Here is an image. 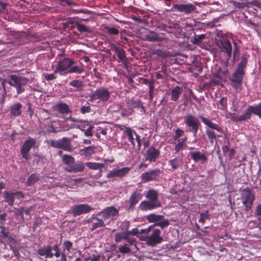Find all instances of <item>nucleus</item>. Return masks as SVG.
Masks as SVG:
<instances>
[{"label":"nucleus","mask_w":261,"mask_h":261,"mask_svg":"<svg viewBox=\"0 0 261 261\" xmlns=\"http://www.w3.org/2000/svg\"><path fill=\"white\" fill-rule=\"evenodd\" d=\"M75 61L70 58H65L59 61L55 70V73H59L61 75L75 73L81 74L84 71L82 66L75 65Z\"/></svg>","instance_id":"f257e3e1"},{"label":"nucleus","mask_w":261,"mask_h":261,"mask_svg":"<svg viewBox=\"0 0 261 261\" xmlns=\"http://www.w3.org/2000/svg\"><path fill=\"white\" fill-rule=\"evenodd\" d=\"M150 232H151V235L147 238L148 244L154 246L162 241L163 238L160 236L161 231L158 229L153 228V225H150L146 229H141L140 233L148 234Z\"/></svg>","instance_id":"f03ea898"},{"label":"nucleus","mask_w":261,"mask_h":261,"mask_svg":"<svg viewBox=\"0 0 261 261\" xmlns=\"http://www.w3.org/2000/svg\"><path fill=\"white\" fill-rule=\"evenodd\" d=\"M8 82L9 84L14 87L17 91L18 94L23 93L25 91L24 86L28 83L29 80L22 76L11 75Z\"/></svg>","instance_id":"7ed1b4c3"},{"label":"nucleus","mask_w":261,"mask_h":261,"mask_svg":"<svg viewBox=\"0 0 261 261\" xmlns=\"http://www.w3.org/2000/svg\"><path fill=\"white\" fill-rule=\"evenodd\" d=\"M243 74V67L241 65H239L231 79V85L236 90L240 91L241 89Z\"/></svg>","instance_id":"20e7f679"},{"label":"nucleus","mask_w":261,"mask_h":261,"mask_svg":"<svg viewBox=\"0 0 261 261\" xmlns=\"http://www.w3.org/2000/svg\"><path fill=\"white\" fill-rule=\"evenodd\" d=\"M184 118L186 125L189 127V131L195 137L200 124L199 121L196 117L191 114H188Z\"/></svg>","instance_id":"39448f33"},{"label":"nucleus","mask_w":261,"mask_h":261,"mask_svg":"<svg viewBox=\"0 0 261 261\" xmlns=\"http://www.w3.org/2000/svg\"><path fill=\"white\" fill-rule=\"evenodd\" d=\"M254 195L248 189H244L241 194V200L245 206L246 211H249L254 200Z\"/></svg>","instance_id":"423d86ee"},{"label":"nucleus","mask_w":261,"mask_h":261,"mask_svg":"<svg viewBox=\"0 0 261 261\" xmlns=\"http://www.w3.org/2000/svg\"><path fill=\"white\" fill-rule=\"evenodd\" d=\"M50 144L55 148L62 149L66 151L71 150L70 140L65 137L57 140H51Z\"/></svg>","instance_id":"0eeeda50"},{"label":"nucleus","mask_w":261,"mask_h":261,"mask_svg":"<svg viewBox=\"0 0 261 261\" xmlns=\"http://www.w3.org/2000/svg\"><path fill=\"white\" fill-rule=\"evenodd\" d=\"M90 97L91 101L97 99L102 101H107L110 97V93L107 89L101 88L92 93Z\"/></svg>","instance_id":"6e6552de"},{"label":"nucleus","mask_w":261,"mask_h":261,"mask_svg":"<svg viewBox=\"0 0 261 261\" xmlns=\"http://www.w3.org/2000/svg\"><path fill=\"white\" fill-rule=\"evenodd\" d=\"M124 133L126 135L129 141L134 146L135 145V140L137 141V146L139 150L141 146L140 137L136 134L135 130L129 127H126Z\"/></svg>","instance_id":"1a4fd4ad"},{"label":"nucleus","mask_w":261,"mask_h":261,"mask_svg":"<svg viewBox=\"0 0 261 261\" xmlns=\"http://www.w3.org/2000/svg\"><path fill=\"white\" fill-rule=\"evenodd\" d=\"M93 208L88 204H81L75 205L71 208V213L74 216H79L83 214L89 213Z\"/></svg>","instance_id":"9d476101"},{"label":"nucleus","mask_w":261,"mask_h":261,"mask_svg":"<svg viewBox=\"0 0 261 261\" xmlns=\"http://www.w3.org/2000/svg\"><path fill=\"white\" fill-rule=\"evenodd\" d=\"M130 171L129 167H123L121 169L115 168L110 171L107 175L108 178H113L115 177H122L127 174Z\"/></svg>","instance_id":"9b49d317"},{"label":"nucleus","mask_w":261,"mask_h":261,"mask_svg":"<svg viewBox=\"0 0 261 261\" xmlns=\"http://www.w3.org/2000/svg\"><path fill=\"white\" fill-rule=\"evenodd\" d=\"M118 214V210L114 207H109L99 213L98 215H101L104 220L113 219Z\"/></svg>","instance_id":"f8f14e48"},{"label":"nucleus","mask_w":261,"mask_h":261,"mask_svg":"<svg viewBox=\"0 0 261 261\" xmlns=\"http://www.w3.org/2000/svg\"><path fill=\"white\" fill-rule=\"evenodd\" d=\"M35 144V140L32 138L28 139L24 142L20 150L21 153L23 158L26 160L28 159V153L31 148L34 146Z\"/></svg>","instance_id":"ddd939ff"},{"label":"nucleus","mask_w":261,"mask_h":261,"mask_svg":"<svg viewBox=\"0 0 261 261\" xmlns=\"http://www.w3.org/2000/svg\"><path fill=\"white\" fill-rule=\"evenodd\" d=\"M160 206V202L159 201L146 200L140 203L139 207L141 210L147 211L154 209Z\"/></svg>","instance_id":"4468645a"},{"label":"nucleus","mask_w":261,"mask_h":261,"mask_svg":"<svg viewBox=\"0 0 261 261\" xmlns=\"http://www.w3.org/2000/svg\"><path fill=\"white\" fill-rule=\"evenodd\" d=\"M23 198V194L21 192L15 193L6 191L5 192V200L10 205H12L15 198L21 199Z\"/></svg>","instance_id":"2eb2a0df"},{"label":"nucleus","mask_w":261,"mask_h":261,"mask_svg":"<svg viewBox=\"0 0 261 261\" xmlns=\"http://www.w3.org/2000/svg\"><path fill=\"white\" fill-rule=\"evenodd\" d=\"M218 45L221 51L226 53L228 59H230L232 53V47L230 42L227 39H223L220 41V43Z\"/></svg>","instance_id":"dca6fc26"},{"label":"nucleus","mask_w":261,"mask_h":261,"mask_svg":"<svg viewBox=\"0 0 261 261\" xmlns=\"http://www.w3.org/2000/svg\"><path fill=\"white\" fill-rule=\"evenodd\" d=\"M174 8L178 11L185 13H191L195 9V6L192 4H176L174 5Z\"/></svg>","instance_id":"f3484780"},{"label":"nucleus","mask_w":261,"mask_h":261,"mask_svg":"<svg viewBox=\"0 0 261 261\" xmlns=\"http://www.w3.org/2000/svg\"><path fill=\"white\" fill-rule=\"evenodd\" d=\"M159 171V170L155 169L142 174L141 175L142 181L144 182H146L155 179Z\"/></svg>","instance_id":"a211bd4d"},{"label":"nucleus","mask_w":261,"mask_h":261,"mask_svg":"<svg viewBox=\"0 0 261 261\" xmlns=\"http://www.w3.org/2000/svg\"><path fill=\"white\" fill-rule=\"evenodd\" d=\"M159 155V151L154 147H150L146 152V160L150 162L155 161Z\"/></svg>","instance_id":"6ab92c4d"},{"label":"nucleus","mask_w":261,"mask_h":261,"mask_svg":"<svg viewBox=\"0 0 261 261\" xmlns=\"http://www.w3.org/2000/svg\"><path fill=\"white\" fill-rule=\"evenodd\" d=\"M22 105L19 102L14 103L10 107V115L12 117H16L20 116L22 112Z\"/></svg>","instance_id":"aec40b11"},{"label":"nucleus","mask_w":261,"mask_h":261,"mask_svg":"<svg viewBox=\"0 0 261 261\" xmlns=\"http://www.w3.org/2000/svg\"><path fill=\"white\" fill-rule=\"evenodd\" d=\"M88 223H91V229L93 230L98 227L104 226V222L102 220L98 218L92 217L87 220Z\"/></svg>","instance_id":"412c9836"},{"label":"nucleus","mask_w":261,"mask_h":261,"mask_svg":"<svg viewBox=\"0 0 261 261\" xmlns=\"http://www.w3.org/2000/svg\"><path fill=\"white\" fill-rule=\"evenodd\" d=\"M52 247L47 246L40 248L38 250V254L41 256H45L46 258H51L54 254L51 253Z\"/></svg>","instance_id":"4be33fe9"},{"label":"nucleus","mask_w":261,"mask_h":261,"mask_svg":"<svg viewBox=\"0 0 261 261\" xmlns=\"http://www.w3.org/2000/svg\"><path fill=\"white\" fill-rule=\"evenodd\" d=\"M141 198V195L140 193L137 192H133L129 199V202L130 203L129 208L133 209L134 207V206L139 202Z\"/></svg>","instance_id":"5701e85b"},{"label":"nucleus","mask_w":261,"mask_h":261,"mask_svg":"<svg viewBox=\"0 0 261 261\" xmlns=\"http://www.w3.org/2000/svg\"><path fill=\"white\" fill-rule=\"evenodd\" d=\"M85 168V165L84 163H80V162H77L72 166L66 168V170L70 172H82L84 170Z\"/></svg>","instance_id":"b1692460"},{"label":"nucleus","mask_w":261,"mask_h":261,"mask_svg":"<svg viewBox=\"0 0 261 261\" xmlns=\"http://www.w3.org/2000/svg\"><path fill=\"white\" fill-rule=\"evenodd\" d=\"M192 159L195 162H200L201 163L206 161V157L205 154L200 151L191 152Z\"/></svg>","instance_id":"393cba45"},{"label":"nucleus","mask_w":261,"mask_h":261,"mask_svg":"<svg viewBox=\"0 0 261 261\" xmlns=\"http://www.w3.org/2000/svg\"><path fill=\"white\" fill-rule=\"evenodd\" d=\"M199 118L201 119L202 122L210 128L216 129L218 132H220L221 130V128L218 124L213 123L210 120L203 117L202 116H199Z\"/></svg>","instance_id":"a878e982"},{"label":"nucleus","mask_w":261,"mask_h":261,"mask_svg":"<svg viewBox=\"0 0 261 261\" xmlns=\"http://www.w3.org/2000/svg\"><path fill=\"white\" fill-rule=\"evenodd\" d=\"M122 239L125 240L130 244H132L134 242L133 239H130L129 238H127V234L126 233V232L118 233L115 234V241L116 242H120Z\"/></svg>","instance_id":"bb28decb"},{"label":"nucleus","mask_w":261,"mask_h":261,"mask_svg":"<svg viewBox=\"0 0 261 261\" xmlns=\"http://www.w3.org/2000/svg\"><path fill=\"white\" fill-rule=\"evenodd\" d=\"M95 148L96 147L94 146L86 147L80 149V152L82 155L87 157L94 153Z\"/></svg>","instance_id":"cd10ccee"},{"label":"nucleus","mask_w":261,"mask_h":261,"mask_svg":"<svg viewBox=\"0 0 261 261\" xmlns=\"http://www.w3.org/2000/svg\"><path fill=\"white\" fill-rule=\"evenodd\" d=\"M54 109L63 114L67 113L69 111L68 105L64 103H60L56 105L54 107Z\"/></svg>","instance_id":"c85d7f7f"},{"label":"nucleus","mask_w":261,"mask_h":261,"mask_svg":"<svg viewBox=\"0 0 261 261\" xmlns=\"http://www.w3.org/2000/svg\"><path fill=\"white\" fill-rule=\"evenodd\" d=\"M163 217L162 215H157L154 214H151L147 216V220L150 223H154L153 225V227L154 226H156V223L162 220Z\"/></svg>","instance_id":"c756f323"},{"label":"nucleus","mask_w":261,"mask_h":261,"mask_svg":"<svg viewBox=\"0 0 261 261\" xmlns=\"http://www.w3.org/2000/svg\"><path fill=\"white\" fill-rule=\"evenodd\" d=\"M252 114L251 106H249L246 110L245 112L242 115H241L235 119L236 121H241L245 120L250 118L251 115Z\"/></svg>","instance_id":"7c9ffc66"},{"label":"nucleus","mask_w":261,"mask_h":261,"mask_svg":"<svg viewBox=\"0 0 261 261\" xmlns=\"http://www.w3.org/2000/svg\"><path fill=\"white\" fill-rule=\"evenodd\" d=\"M182 90L181 88L178 86H176L171 91V99L174 101L177 100Z\"/></svg>","instance_id":"2f4dec72"},{"label":"nucleus","mask_w":261,"mask_h":261,"mask_svg":"<svg viewBox=\"0 0 261 261\" xmlns=\"http://www.w3.org/2000/svg\"><path fill=\"white\" fill-rule=\"evenodd\" d=\"M85 165L92 170H101L104 167V164L100 163L87 162Z\"/></svg>","instance_id":"473e14b6"},{"label":"nucleus","mask_w":261,"mask_h":261,"mask_svg":"<svg viewBox=\"0 0 261 261\" xmlns=\"http://www.w3.org/2000/svg\"><path fill=\"white\" fill-rule=\"evenodd\" d=\"M75 26L77 30L81 33L83 32H91V30L87 27L85 25L81 24L79 21H76L74 22Z\"/></svg>","instance_id":"72a5a7b5"},{"label":"nucleus","mask_w":261,"mask_h":261,"mask_svg":"<svg viewBox=\"0 0 261 261\" xmlns=\"http://www.w3.org/2000/svg\"><path fill=\"white\" fill-rule=\"evenodd\" d=\"M146 198L148 200L150 201H159L158 200V193L153 190H149L146 194Z\"/></svg>","instance_id":"f704fd0d"},{"label":"nucleus","mask_w":261,"mask_h":261,"mask_svg":"<svg viewBox=\"0 0 261 261\" xmlns=\"http://www.w3.org/2000/svg\"><path fill=\"white\" fill-rule=\"evenodd\" d=\"M187 140V138L185 137L180 140H177V143H175V150L176 152L180 151L182 150L184 146L186 145V142Z\"/></svg>","instance_id":"c9c22d12"},{"label":"nucleus","mask_w":261,"mask_h":261,"mask_svg":"<svg viewBox=\"0 0 261 261\" xmlns=\"http://www.w3.org/2000/svg\"><path fill=\"white\" fill-rule=\"evenodd\" d=\"M252 113L257 115L261 119V103L255 106H251Z\"/></svg>","instance_id":"e433bc0d"},{"label":"nucleus","mask_w":261,"mask_h":261,"mask_svg":"<svg viewBox=\"0 0 261 261\" xmlns=\"http://www.w3.org/2000/svg\"><path fill=\"white\" fill-rule=\"evenodd\" d=\"M39 179V177L38 175L36 174H32L29 177L27 181V185L29 186H30L33 185L34 183L37 182Z\"/></svg>","instance_id":"4c0bfd02"},{"label":"nucleus","mask_w":261,"mask_h":261,"mask_svg":"<svg viewBox=\"0 0 261 261\" xmlns=\"http://www.w3.org/2000/svg\"><path fill=\"white\" fill-rule=\"evenodd\" d=\"M62 160L63 163L67 165L73 164L74 162V158L70 155H63L62 156Z\"/></svg>","instance_id":"58836bf2"},{"label":"nucleus","mask_w":261,"mask_h":261,"mask_svg":"<svg viewBox=\"0 0 261 261\" xmlns=\"http://www.w3.org/2000/svg\"><path fill=\"white\" fill-rule=\"evenodd\" d=\"M206 134L208 138L210 139V142L212 144L214 143V140L216 138L215 134L213 130L207 129L206 130Z\"/></svg>","instance_id":"ea45409f"},{"label":"nucleus","mask_w":261,"mask_h":261,"mask_svg":"<svg viewBox=\"0 0 261 261\" xmlns=\"http://www.w3.org/2000/svg\"><path fill=\"white\" fill-rule=\"evenodd\" d=\"M69 85L76 88L79 90H80L82 87V82L79 80H74L70 82Z\"/></svg>","instance_id":"a19ab883"},{"label":"nucleus","mask_w":261,"mask_h":261,"mask_svg":"<svg viewBox=\"0 0 261 261\" xmlns=\"http://www.w3.org/2000/svg\"><path fill=\"white\" fill-rule=\"evenodd\" d=\"M169 224V221L167 219L164 218V216L161 221L156 224V226H160L162 228H164L168 226Z\"/></svg>","instance_id":"79ce46f5"},{"label":"nucleus","mask_w":261,"mask_h":261,"mask_svg":"<svg viewBox=\"0 0 261 261\" xmlns=\"http://www.w3.org/2000/svg\"><path fill=\"white\" fill-rule=\"evenodd\" d=\"M184 134V130L178 128L175 130V134L173 137L174 141L177 142V140H180L179 138L181 137Z\"/></svg>","instance_id":"37998d69"},{"label":"nucleus","mask_w":261,"mask_h":261,"mask_svg":"<svg viewBox=\"0 0 261 261\" xmlns=\"http://www.w3.org/2000/svg\"><path fill=\"white\" fill-rule=\"evenodd\" d=\"M209 216V212L208 211H206L204 213H202L200 214V219L199 221L200 223H203L205 220L208 218Z\"/></svg>","instance_id":"c03bdc74"},{"label":"nucleus","mask_w":261,"mask_h":261,"mask_svg":"<svg viewBox=\"0 0 261 261\" xmlns=\"http://www.w3.org/2000/svg\"><path fill=\"white\" fill-rule=\"evenodd\" d=\"M179 160H178L177 158H175L173 160H171L170 161V164L172 168L173 169H175L178 167L179 165Z\"/></svg>","instance_id":"a18cd8bd"},{"label":"nucleus","mask_w":261,"mask_h":261,"mask_svg":"<svg viewBox=\"0 0 261 261\" xmlns=\"http://www.w3.org/2000/svg\"><path fill=\"white\" fill-rule=\"evenodd\" d=\"M255 215L258 220L261 222V203L258 204L255 210Z\"/></svg>","instance_id":"49530a36"},{"label":"nucleus","mask_w":261,"mask_h":261,"mask_svg":"<svg viewBox=\"0 0 261 261\" xmlns=\"http://www.w3.org/2000/svg\"><path fill=\"white\" fill-rule=\"evenodd\" d=\"M106 29L110 34L117 35L119 33V30L115 28L107 27Z\"/></svg>","instance_id":"de8ad7c7"},{"label":"nucleus","mask_w":261,"mask_h":261,"mask_svg":"<svg viewBox=\"0 0 261 261\" xmlns=\"http://www.w3.org/2000/svg\"><path fill=\"white\" fill-rule=\"evenodd\" d=\"M56 73L54 71V73H51V74H43V76L44 77V79H45L47 81H51V80H53L54 79H55L57 76L56 75Z\"/></svg>","instance_id":"09e8293b"},{"label":"nucleus","mask_w":261,"mask_h":261,"mask_svg":"<svg viewBox=\"0 0 261 261\" xmlns=\"http://www.w3.org/2000/svg\"><path fill=\"white\" fill-rule=\"evenodd\" d=\"M93 126H89L86 130H84L83 129H81V130L84 132L85 135L86 137H91L93 136Z\"/></svg>","instance_id":"8fccbe9b"},{"label":"nucleus","mask_w":261,"mask_h":261,"mask_svg":"<svg viewBox=\"0 0 261 261\" xmlns=\"http://www.w3.org/2000/svg\"><path fill=\"white\" fill-rule=\"evenodd\" d=\"M63 245L64 248L66 249L68 251H69L71 249V247L72 246V243L70 241H66L64 242Z\"/></svg>","instance_id":"3c124183"},{"label":"nucleus","mask_w":261,"mask_h":261,"mask_svg":"<svg viewBox=\"0 0 261 261\" xmlns=\"http://www.w3.org/2000/svg\"><path fill=\"white\" fill-rule=\"evenodd\" d=\"M140 232L141 231L139 232V230L137 228H134L130 231H126V233L127 234V238H129L130 234L137 235L138 233L140 234Z\"/></svg>","instance_id":"603ef678"},{"label":"nucleus","mask_w":261,"mask_h":261,"mask_svg":"<svg viewBox=\"0 0 261 261\" xmlns=\"http://www.w3.org/2000/svg\"><path fill=\"white\" fill-rule=\"evenodd\" d=\"M130 251V249L126 246H121L119 248V251L122 253H128Z\"/></svg>","instance_id":"864d4df0"},{"label":"nucleus","mask_w":261,"mask_h":261,"mask_svg":"<svg viewBox=\"0 0 261 261\" xmlns=\"http://www.w3.org/2000/svg\"><path fill=\"white\" fill-rule=\"evenodd\" d=\"M118 57L121 61H124L125 59V56L123 50H119L118 53Z\"/></svg>","instance_id":"5fc2aeb1"},{"label":"nucleus","mask_w":261,"mask_h":261,"mask_svg":"<svg viewBox=\"0 0 261 261\" xmlns=\"http://www.w3.org/2000/svg\"><path fill=\"white\" fill-rule=\"evenodd\" d=\"M91 111V108L89 106H83L81 109V112L83 114L89 113Z\"/></svg>","instance_id":"6e6d98bb"},{"label":"nucleus","mask_w":261,"mask_h":261,"mask_svg":"<svg viewBox=\"0 0 261 261\" xmlns=\"http://www.w3.org/2000/svg\"><path fill=\"white\" fill-rule=\"evenodd\" d=\"M216 76L218 78L220 79L221 80H224L226 78V75H225V73L224 71L223 72V74H221V73L218 72L216 74Z\"/></svg>","instance_id":"4d7b16f0"},{"label":"nucleus","mask_w":261,"mask_h":261,"mask_svg":"<svg viewBox=\"0 0 261 261\" xmlns=\"http://www.w3.org/2000/svg\"><path fill=\"white\" fill-rule=\"evenodd\" d=\"M147 37L149 41H153L156 39V36L155 34H151V36L148 35Z\"/></svg>","instance_id":"13d9d810"},{"label":"nucleus","mask_w":261,"mask_h":261,"mask_svg":"<svg viewBox=\"0 0 261 261\" xmlns=\"http://www.w3.org/2000/svg\"><path fill=\"white\" fill-rule=\"evenodd\" d=\"M228 152V156L230 159L232 158L234 156L235 151L233 149H229Z\"/></svg>","instance_id":"bf43d9fd"},{"label":"nucleus","mask_w":261,"mask_h":261,"mask_svg":"<svg viewBox=\"0 0 261 261\" xmlns=\"http://www.w3.org/2000/svg\"><path fill=\"white\" fill-rule=\"evenodd\" d=\"M205 37V35L204 34H201L200 35H199L198 36H196V38H195V39L198 41L202 40L203 39H204Z\"/></svg>","instance_id":"052dcab7"},{"label":"nucleus","mask_w":261,"mask_h":261,"mask_svg":"<svg viewBox=\"0 0 261 261\" xmlns=\"http://www.w3.org/2000/svg\"><path fill=\"white\" fill-rule=\"evenodd\" d=\"M222 150H223V152L226 154L227 152H228V151H229V147L227 145H224L223 147H222Z\"/></svg>","instance_id":"680f3d73"},{"label":"nucleus","mask_w":261,"mask_h":261,"mask_svg":"<svg viewBox=\"0 0 261 261\" xmlns=\"http://www.w3.org/2000/svg\"><path fill=\"white\" fill-rule=\"evenodd\" d=\"M225 98H222L220 100V104L222 105V109H224L225 108V106L223 105V103L225 102Z\"/></svg>","instance_id":"e2e57ef3"},{"label":"nucleus","mask_w":261,"mask_h":261,"mask_svg":"<svg viewBox=\"0 0 261 261\" xmlns=\"http://www.w3.org/2000/svg\"><path fill=\"white\" fill-rule=\"evenodd\" d=\"M247 63V60L245 58H243L239 65H241L243 68L245 67L246 64Z\"/></svg>","instance_id":"0e129e2a"},{"label":"nucleus","mask_w":261,"mask_h":261,"mask_svg":"<svg viewBox=\"0 0 261 261\" xmlns=\"http://www.w3.org/2000/svg\"><path fill=\"white\" fill-rule=\"evenodd\" d=\"M123 227H125V229H127L129 227V223L128 222H124L122 224Z\"/></svg>","instance_id":"69168bd1"},{"label":"nucleus","mask_w":261,"mask_h":261,"mask_svg":"<svg viewBox=\"0 0 261 261\" xmlns=\"http://www.w3.org/2000/svg\"><path fill=\"white\" fill-rule=\"evenodd\" d=\"M6 215L5 214H3L2 215H0V221H4L5 220Z\"/></svg>","instance_id":"338daca9"},{"label":"nucleus","mask_w":261,"mask_h":261,"mask_svg":"<svg viewBox=\"0 0 261 261\" xmlns=\"http://www.w3.org/2000/svg\"><path fill=\"white\" fill-rule=\"evenodd\" d=\"M210 83H211V86H215V85L219 84V82L215 80L211 81Z\"/></svg>","instance_id":"774afa93"}]
</instances>
